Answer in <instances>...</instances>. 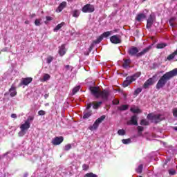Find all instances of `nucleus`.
Masks as SVG:
<instances>
[{
	"mask_svg": "<svg viewBox=\"0 0 177 177\" xmlns=\"http://www.w3.org/2000/svg\"><path fill=\"white\" fill-rule=\"evenodd\" d=\"M177 75V68H174L172 71L167 72L165 73L158 81L156 88L158 91L164 88L167 84V82L169 81V80L174 78V77H176Z\"/></svg>",
	"mask_w": 177,
	"mask_h": 177,
	"instance_id": "1",
	"label": "nucleus"
},
{
	"mask_svg": "<svg viewBox=\"0 0 177 177\" xmlns=\"http://www.w3.org/2000/svg\"><path fill=\"white\" fill-rule=\"evenodd\" d=\"M91 93L95 99L101 97L102 100H109V96H110V91L109 90H100L97 86H90L89 88Z\"/></svg>",
	"mask_w": 177,
	"mask_h": 177,
	"instance_id": "2",
	"label": "nucleus"
},
{
	"mask_svg": "<svg viewBox=\"0 0 177 177\" xmlns=\"http://www.w3.org/2000/svg\"><path fill=\"white\" fill-rule=\"evenodd\" d=\"M147 118L155 124H158V122H161V121H164V120H165V118L162 115L153 113H149Z\"/></svg>",
	"mask_w": 177,
	"mask_h": 177,
	"instance_id": "3",
	"label": "nucleus"
},
{
	"mask_svg": "<svg viewBox=\"0 0 177 177\" xmlns=\"http://www.w3.org/2000/svg\"><path fill=\"white\" fill-rule=\"evenodd\" d=\"M105 119L106 115H102L95 121L93 125L88 127V129H90V131H95V129H97V128H99V124H102V122H103Z\"/></svg>",
	"mask_w": 177,
	"mask_h": 177,
	"instance_id": "4",
	"label": "nucleus"
},
{
	"mask_svg": "<svg viewBox=\"0 0 177 177\" xmlns=\"http://www.w3.org/2000/svg\"><path fill=\"white\" fill-rule=\"evenodd\" d=\"M156 79H157V75H153L152 77L148 79L145 82V84H143V88H145V89H147V88H149L151 85H154V84H156V82L157 81Z\"/></svg>",
	"mask_w": 177,
	"mask_h": 177,
	"instance_id": "5",
	"label": "nucleus"
},
{
	"mask_svg": "<svg viewBox=\"0 0 177 177\" xmlns=\"http://www.w3.org/2000/svg\"><path fill=\"white\" fill-rule=\"evenodd\" d=\"M82 12H83V13H92L95 12V6L89 3L86 4L82 8Z\"/></svg>",
	"mask_w": 177,
	"mask_h": 177,
	"instance_id": "6",
	"label": "nucleus"
},
{
	"mask_svg": "<svg viewBox=\"0 0 177 177\" xmlns=\"http://www.w3.org/2000/svg\"><path fill=\"white\" fill-rule=\"evenodd\" d=\"M64 140V136L55 137L52 140L51 143L53 145V146H59V145H62V143H63Z\"/></svg>",
	"mask_w": 177,
	"mask_h": 177,
	"instance_id": "7",
	"label": "nucleus"
},
{
	"mask_svg": "<svg viewBox=\"0 0 177 177\" xmlns=\"http://www.w3.org/2000/svg\"><path fill=\"white\" fill-rule=\"evenodd\" d=\"M31 82H32V77H24L21 79V81L19 83V86H23V85L27 86V85H29V84H31Z\"/></svg>",
	"mask_w": 177,
	"mask_h": 177,
	"instance_id": "8",
	"label": "nucleus"
},
{
	"mask_svg": "<svg viewBox=\"0 0 177 177\" xmlns=\"http://www.w3.org/2000/svg\"><path fill=\"white\" fill-rule=\"evenodd\" d=\"M110 41L112 44H114L115 45L121 44V42H122V41L120 39V38L117 35L111 36L110 37Z\"/></svg>",
	"mask_w": 177,
	"mask_h": 177,
	"instance_id": "9",
	"label": "nucleus"
},
{
	"mask_svg": "<svg viewBox=\"0 0 177 177\" xmlns=\"http://www.w3.org/2000/svg\"><path fill=\"white\" fill-rule=\"evenodd\" d=\"M139 53V49H138V47L131 46L128 50V53L130 56H136L138 53Z\"/></svg>",
	"mask_w": 177,
	"mask_h": 177,
	"instance_id": "10",
	"label": "nucleus"
},
{
	"mask_svg": "<svg viewBox=\"0 0 177 177\" xmlns=\"http://www.w3.org/2000/svg\"><path fill=\"white\" fill-rule=\"evenodd\" d=\"M133 81H135V79L133 77H131V76H128L126 78V80L123 82V84H122L123 87L127 88V86H128L129 85H131V84H132Z\"/></svg>",
	"mask_w": 177,
	"mask_h": 177,
	"instance_id": "11",
	"label": "nucleus"
},
{
	"mask_svg": "<svg viewBox=\"0 0 177 177\" xmlns=\"http://www.w3.org/2000/svg\"><path fill=\"white\" fill-rule=\"evenodd\" d=\"M151 49V46H149L148 47H146L141 52L138 53L136 55V57H142V56H144V55H146V53H147L148 52H150Z\"/></svg>",
	"mask_w": 177,
	"mask_h": 177,
	"instance_id": "12",
	"label": "nucleus"
},
{
	"mask_svg": "<svg viewBox=\"0 0 177 177\" xmlns=\"http://www.w3.org/2000/svg\"><path fill=\"white\" fill-rule=\"evenodd\" d=\"M127 125L138 126V115H134L131 118V120L127 122Z\"/></svg>",
	"mask_w": 177,
	"mask_h": 177,
	"instance_id": "13",
	"label": "nucleus"
},
{
	"mask_svg": "<svg viewBox=\"0 0 177 177\" xmlns=\"http://www.w3.org/2000/svg\"><path fill=\"white\" fill-rule=\"evenodd\" d=\"M30 127H31V124L28 123V122H25L20 126L21 132H19V133L20 134L21 133L25 132V131L29 129Z\"/></svg>",
	"mask_w": 177,
	"mask_h": 177,
	"instance_id": "14",
	"label": "nucleus"
},
{
	"mask_svg": "<svg viewBox=\"0 0 177 177\" xmlns=\"http://www.w3.org/2000/svg\"><path fill=\"white\" fill-rule=\"evenodd\" d=\"M154 23V18H153V15H149L147 21V25H146V28L149 30L150 28H151V26H153Z\"/></svg>",
	"mask_w": 177,
	"mask_h": 177,
	"instance_id": "15",
	"label": "nucleus"
},
{
	"mask_svg": "<svg viewBox=\"0 0 177 177\" xmlns=\"http://www.w3.org/2000/svg\"><path fill=\"white\" fill-rule=\"evenodd\" d=\"M66 45L62 44L60 47H59L58 53L59 54V56H64L66 55Z\"/></svg>",
	"mask_w": 177,
	"mask_h": 177,
	"instance_id": "16",
	"label": "nucleus"
},
{
	"mask_svg": "<svg viewBox=\"0 0 177 177\" xmlns=\"http://www.w3.org/2000/svg\"><path fill=\"white\" fill-rule=\"evenodd\" d=\"M66 6H67V3L66 1H63L59 5L57 9V12H62L64 9V8H66Z\"/></svg>",
	"mask_w": 177,
	"mask_h": 177,
	"instance_id": "17",
	"label": "nucleus"
},
{
	"mask_svg": "<svg viewBox=\"0 0 177 177\" xmlns=\"http://www.w3.org/2000/svg\"><path fill=\"white\" fill-rule=\"evenodd\" d=\"M10 96L11 97H14V96H16L17 95V91H16V87L12 86L11 88L9 89Z\"/></svg>",
	"mask_w": 177,
	"mask_h": 177,
	"instance_id": "18",
	"label": "nucleus"
},
{
	"mask_svg": "<svg viewBox=\"0 0 177 177\" xmlns=\"http://www.w3.org/2000/svg\"><path fill=\"white\" fill-rule=\"evenodd\" d=\"M142 19H146V15H145L143 13L138 14L136 17V20L137 21H142Z\"/></svg>",
	"mask_w": 177,
	"mask_h": 177,
	"instance_id": "19",
	"label": "nucleus"
},
{
	"mask_svg": "<svg viewBox=\"0 0 177 177\" xmlns=\"http://www.w3.org/2000/svg\"><path fill=\"white\" fill-rule=\"evenodd\" d=\"M91 115H92V111H85L84 112L83 118L84 120H86V119L89 118V117H91Z\"/></svg>",
	"mask_w": 177,
	"mask_h": 177,
	"instance_id": "20",
	"label": "nucleus"
},
{
	"mask_svg": "<svg viewBox=\"0 0 177 177\" xmlns=\"http://www.w3.org/2000/svg\"><path fill=\"white\" fill-rule=\"evenodd\" d=\"M93 109H94V110H97V109H99V107H100L101 104H103V102L100 101V102H97L96 103L93 102Z\"/></svg>",
	"mask_w": 177,
	"mask_h": 177,
	"instance_id": "21",
	"label": "nucleus"
},
{
	"mask_svg": "<svg viewBox=\"0 0 177 177\" xmlns=\"http://www.w3.org/2000/svg\"><path fill=\"white\" fill-rule=\"evenodd\" d=\"M130 64H131V59H124V62L122 64V67L124 68H127L129 67Z\"/></svg>",
	"mask_w": 177,
	"mask_h": 177,
	"instance_id": "22",
	"label": "nucleus"
},
{
	"mask_svg": "<svg viewBox=\"0 0 177 177\" xmlns=\"http://www.w3.org/2000/svg\"><path fill=\"white\" fill-rule=\"evenodd\" d=\"M128 109H129V106L125 104H123L118 107V110H120V111H125L126 110H128Z\"/></svg>",
	"mask_w": 177,
	"mask_h": 177,
	"instance_id": "23",
	"label": "nucleus"
},
{
	"mask_svg": "<svg viewBox=\"0 0 177 177\" xmlns=\"http://www.w3.org/2000/svg\"><path fill=\"white\" fill-rule=\"evenodd\" d=\"M140 125H144L145 127L150 125V122L147 121L146 119H142L140 120Z\"/></svg>",
	"mask_w": 177,
	"mask_h": 177,
	"instance_id": "24",
	"label": "nucleus"
},
{
	"mask_svg": "<svg viewBox=\"0 0 177 177\" xmlns=\"http://www.w3.org/2000/svg\"><path fill=\"white\" fill-rule=\"evenodd\" d=\"M137 129H138V135L140 136H142V135H143L142 132H143V130L145 129V128L142 126H138Z\"/></svg>",
	"mask_w": 177,
	"mask_h": 177,
	"instance_id": "25",
	"label": "nucleus"
},
{
	"mask_svg": "<svg viewBox=\"0 0 177 177\" xmlns=\"http://www.w3.org/2000/svg\"><path fill=\"white\" fill-rule=\"evenodd\" d=\"M167 43H160V44H158L156 46L157 49H164V48H165V46H167Z\"/></svg>",
	"mask_w": 177,
	"mask_h": 177,
	"instance_id": "26",
	"label": "nucleus"
},
{
	"mask_svg": "<svg viewBox=\"0 0 177 177\" xmlns=\"http://www.w3.org/2000/svg\"><path fill=\"white\" fill-rule=\"evenodd\" d=\"M176 55H177L175 53V52H174L167 56V59L169 60V62H171V60L174 59Z\"/></svg>",
	"mask_w": 177,
	"mask_h": 177,
	"instance_id": "27",
	"label": "nucleus"
},
{
	"mask_svg": "<svg viewBox=\"0 0 177 177\" xmlns=\"http://www.w3.org/2000/svg\"><path fill=\"white\" fill-rule=\"evenodd\" d=\"M80 89H81V86H77L74 87L73 89L72 90V94L75 95V93H77V92H78Z\"/></svg>",
	"mask_w": 177,
	"mask_h": 177,
	"instance_id": "28",
	"label": "nucleus"
},
{
	"mask_svg": "<svg viewBox=\"0 0 177 177\" xmlns=\"http://www.w3.org/2000/svg\"><path fill=\"white\" fill-rule=\"evenodd\" d=\"M102 41H103V36H102V35L97 37V39L95 41H93V43L94 44H100V42H102Z\"/></svg>",
	"mask_w": 177,
	"mask_h": 177,
	"instance_id": "29",
	"label": "nucleus"
},
{
	"mask_svg": "<svg viewBox=\"0 0 177 177\" xmlns=\"http://www.w3.org/2000/svg\"><path fill=\"white\" fill-rule=\"evenodd\" d=\"M63 26H64V22H62L61 24L57 25L54 28V31H58V30H60Z\"/></svg>",
	"mask_w": 177,
	"mask_h": 177,
	"instance_id": "30",
	"label": "nucleus"
},
{
	"mask_svg": "<svg viewBox=\"0 0 177 177\" xmlns=\"http://www.w3.org/2000/svg\"><path fill=\"white\" fill-rule=\"evenodd\" d=\"M50 75L48 73H46L43 76L42 81H43V82H45V81H48V80H50Z\"/></svg>",
	"mask_w": 177,
	"mask_h": 177,
	"instance_id": "31",
	"label": "nucleus"
},
{
	"mask_svg": "<svg viewBox=\"0 0 177 177\" xmlns=\"http://www.w3.org/2000/svg\"><path fill=\"white\" fill-rule=\"evenodd\" d=\"M72 147L71 144H67L64 146V151H68V150H71Z\"/></svg>",
	"mask_w": 177,
	"mask_h": 177,
	"instance_id": "32",
	"label": "nucleus"
},
{
	"mask_svg": "<svg viewBox=\"0 0 177 177\" xmlns=\"http://www.w3.org/2000/svg\"><path fill=\"white\" fill-rule=\"evenodd\" d=\"M142 171H143V165H140L136 169L137 174H142Z\"/></svg>",
	"mask_w": 177,
	"mask_h": 177,
	"instance_id": "33",
	"label": "nucleus"
},
{
	"mask_svg": "<svg viewBox=\"0 0 177 177\" xmlns=\"http://www.w3.org/2000/svg\"><path fill=\"white\" fill-rule=\"evenodd\" d=\"M111 35V32L110 31H107L102 33L101 35L102 38H107V37H110Z\"/></svg>",
	"mask_w": 177,
	"mask_h": 177,
	"instance_id": "34",
	"label": "nucleus"
},
{
	"mask_svg": "<svg viewBox=\"0 0 177 177\" xmlns=\"http://www.w3.org/2000/svg\"><path fill=\"white\" fill-rule=\"evenodd\" d=\"M80 16V10H75L73 11V17H78Z\"/></svg>",
	"mask_w": 177,
	"mask_h": 177,
	"instance_id": "35",
	"label": "nucleus"
},
{
	"mask_svg": "<svg viewBox=\"0 0 177 177\" xmlns=\"http://www.w3.org/2000/svg\"><path fill=\"white\" fill-rule=\"evenodd\" d=\"M130 111L131 113H142V111L139 109H135V108H131Z\"/></svg>",
	"mask_w": 177,
	"mask_h": 177,
	"instance_id": "36",
	"label": "nucleus"
},
{
	"mask_svg": "<svg viewBox=\"0 0 177 177\" xmlns=\"http://www.w3.org/2000/svg\"><path fill=\"white\" fill-rule=\"evenodd\" d=\"M34 116H28L25 122H28V124H31V122L34 121Z\"/></svg>",
	"mask_w": 177,
	"mask_h": 177,
	"instance_id": "37",
	"label": "nucleus"
},
{
	"mask_svg": "<svg viewBox=\"0 0 177 177\" xmlns=\"http://www.w3.org/2000/svg\"><path fill=\"white\" fill-rule=\"evenodd\" d=\"M84 177H97V175L90 172V173H87L84 175Z\"/></svg>",
	"mask_w": 177,
	"mask_h": 177,
	"instance_id": "38",
	"label": "nucleus"
},
{
	"mask_svg": "<svg viewBox=\"0 0 177 177\" xmlns=\"http://www.w3.org/2000/svg\"><path fill=\"white\" fill-rule=\"evenodd\" d=\"M118 134L120 136H124V135H125V130H124V129H119L118 131Z\"/></svg>",
	"mask_w": 177,
	"mask_h": 177,
	"instance_id": "39",
	"label": "nucleus"
},
{
	"mask_svg": "<svg viewBox=\"0 0 177 177\" xmlns=\"http://www.w3.org/2000/svg\"><path fill=\"white\" fill-rule=\"evenodd\" d=\"M122 142L123 143V145H129V143H131V139H123L122 140Z\"/></svg>",
	"mask_w": 177,
	"mask_h": 177,
	"instance_id": "40",
	"label": "nucleus"
},
{
	"mask_svg": "<svg viewBox=\"0 0 177 177\" xmlns=\"http://www.w3.org/2000/svg\"><path fill=\"white\" fill-rule=\"evenodd\" d=\"M140 77V73H136L132 76H130L131 78H133L134 81H136V78H139Z\"/></svg>",
	"mask_w": 177,
	"mask_h": 177,
	"instance_id": "41",
	"label": "nucleus"
},
{
	"mask_svg": "<svg viewBox=\"0 0 177 177\" xmlns=\"http://www.w3.org/2000/svg\"><path fill=\"white\" fill-rule=\"evenodd\" d=\"M46 21H44L45 24H48V21H52L53 20V18L52 17L47 16L46 17Z\"/></svg>",
	"mask_w": 177,
	"mask_h": 177,
	"instance_id": "42",
	"label": "nucleus"
},
{
	"mask_svg": "<svg viewBox=\"0 0 177 177\" xmlns=\"http://www.w3.org/2000/svg\"><path fill=\"white\" fill-rule=\"evenodd\" d=\"M52 62H53V57L48 56L47 57V63H48V64H50V63H52Z\"/></svg>",
	"mask_w": 177,
	"mask_h": 177,
	"instance_id": "43",
	"label": "nucleus"
},
{
	"mask_svg": "<svg viewBox=\"0 0 177 177\" xmlns=\"http://www.w3.org/2000/svg\"><path fill=\"white\" fill-rule=\"evenodd\" d=\"M82 169H83V171H88V169H89V165H88L86 164H83Z\"/></svg>",
	"mask_w": 177,
	"mask_h": 177,
	"instance_id": "44",
	"label": "nucleus"
},
{
	"mask_svg": "<svg viewBox=\"0 0 177 177\" xmlns=\"http://www.w3.org/2000/svg\"><path fill=\"white\" fill-rule=\"evenodd\" d=\"M142 92V88H138L135 91H134V95H139Z\"/></svg>",
	"mask_w": 177,
	"mask_h": 177,
	"instance_id": "45",
	"label": "nucleus"
},
{
	"mask_svg": "<svg viewBox=\"0 0 177 177\" xmlns=\"http://www.w3.org/2000/svg\"><path fill=\"white\" fill-rule=\"evenodd\" d=\"M169 175H176V171L175 169H169Z\"/></svg>",
	"mask_w": 177,
	"mask_h": 177,
	"instance_id": "46",
	"label": "nucleus"
},
{
	"mask_svg": "<svg viewBox=\"0 0 177 177\" xmlns=\"http://www.w3.org/2000/svg\"><path fill=\"white\" fill-rule=\"evenodd\" d=\"M46 114V112L44 110H40L38 111V115H45Z\"/></svg>",
	"mask_w": 177,
	"mask_h": 177,
	"instance_id": "47",
	"label": "nucleus"
},
{
	"mask_svg": "<svg viewBox=\"0 0 177 177\" xmlns=\"http://www.w3.org/2000/svg\"><path fill=\"white\" fill-rule=\"evenodd\" d=\"M35 26H41V20L35 19Z\"/></svg>",
	"mask_w": 177,
	"mask_h": 177,
	"instance_id": "48",
	"label": "nucleus"
},
{
	"mask_svg": "<svg viewBox=\"0 0 177 177\" xmlns=\"http://www.w3.org/2000/svg\"><path fill=\"white\" fill-rule=\"evenodd\" d=\"M95 46V43L93 42V44H91L89 48H88V52H92V50L93 49V47Z\"/></svg>",
	"mask_w": 177,
	"mask_h": 177,
	"instance_id": "49",
	"label": "nucleus"
},
{
	"mask_svg": "<svg viewBox=\"0 0 177 177\" xmlns=\"http://www.w3.org/2000/svg\"><path fill=\"white\" fill-rule=\"evenodd\" d=\"M65 68L66 69V71L70 70L71 68V71H73V66H70V65H66L65 66Z\"/></svg>",
	"mask_w": 177,
	"mask_h": 177,
	"instance_id": "50",
	"label": "nucleus"
},
{
	"mask_svg": "<svg viewBox=\"0 0 177 177\" xmlns=\"http://www.w3.org/2000/svg\"><path fill=\"white\" fill-rule=\"evenodd\" d=\"M173 115L177 118V108L173 109Z\"/></svg>",
	"mask_w": 177,
	"mask_h": 177,
	"instance_id": "51",
	"label": "nucleus"
},
{
	"mask_svg": "<svg viewBox=\"0 0 177 177\" xmlns=\"http://www.w3.org/2000/svg\"><path fill=\"white\" fill-rule=\"evenodd\" d=\"M112 103L113 104H115V105L120 104V101L118 100H113Z\"/></svg>",
	"mask_w": 177,
	"mask_h": 177,
	"instance_id": "52",
	"label": "nucleus"
},
{
	"mask_svg": "<svg viewBox=\"0 0 177 177\" xmlns=\"http://www.w3.org/2000/svg\"><path fill=\"white\" fill-rule=\"evenodd\" d=\"M91 107H92V103L87 104V106L86 107V111L89 110V109H91Z\"/></svg>",
	"mask_w": 177,
	"mask_h": 177,
	"instance_id": "53",
	"label": "nucleus"
},
{
	"mask_svg": "<svg viewBox=\"0 0 177 177\" xmlns=\"http://www.w3.org/2000/svg\"><path fill=\"white\" fill-rule=\"evenodd\" d=\"M175 20H176V17H171L169 21V23H174V21H175Z\"/></svg>",
	"mask_w": 177,
	"mask_h": 177,
	"instance_id": "54",
	"label": "nucleus"
},
{
	"mask_svg": "<svg viewBox=\"0 0 177 177\" xmlns=\"http://www.w3.org/2000/svg\"><path fill=\"white\" fill-rule=\"evenodd\" d=\"M11 118H17V115L16 113H12L11 114Z\"/></svg>",
	"mask_w": 177,
	"mask_h": 177,
	"instance_id": "55",
	"label": "nucleus"
},
{
	"mask_svg": "<svg viewBox=\"0 0 177 177\" xmlns=\"http://www.w3.org/2000/svg\"><path fill=\"white\" fill-rule=\"evenodd\" d=\"M169 24H170L171 27H173V28L176 27V24H174V22H171V23H169Z\"/></svg>",
	"mask_w": 177,
	"mask_h": 177,
	"instance_id": "56",
	"label": "nucleus"
},
{
	"mask_svg": "<svg viewBox=\"0 0 177 177\" xmlns=\"http://www.w3.org/2000/svg\"><path fill=\"white\" fill-rule=\"evenodd\" d=\"M91 53V52H87V53H84V55H86V56H89V54Z\"/></svg>",
	"mask_w": 177,
	"mask_h": 177,
	"instance_id": "57",
	"label": "nucleus"
},
{
	"mask_svg": "<svg viewBox=\"0 0 177 177\" xmlns=\"http://www.w3.org/2000/svg\"><path fill=\"white\" fill-rule=\"evenodd\" d=\"M27 176H28V174L27 173L24 175V177H27Z\"/></svg>",
	"mask_w": 177,
	"mask_h": 177,
	"instance_id": "58",
	"label": "nucleus"
},
{
	"mask_svg": "<svg viewBox=\"0 0 177 177\" xmlns=\"http://www.w3.org/2000/svg\"><path fill=\"white\" fill-rule=\"evenodd\" d=\"M68 2H73V0H67Z\"/></svg>",
	"mask_w": 177,
	"mask_h": 177,
	"instance_id": "59",
	"label": "nucleus"
},
{
	"mask_svg": "<svg viewBox=\"0 0 177 177\" xmlns=\"http://www.w3.org/2000/svg\"><path fill=\"white\" fill-rule=\"evenodd\" d=\"M0 160H2V156L0 155Z\"/></svg>",
	"mask_w": 177,
	"mask_h": 177,
	"instance_id": "60",
	"label": "nucleus"
},
{
	"mask_svg": "<svg viewBox=\"0 0 177 177\" xmlns=\"http://www.w3.org/2000/svg\"><path fill=\"white\" fill-rule=\"evenodd\" d=\"M142 2H146V1H147V0H142Z\"/></svg>",
	"mask_w": 177,
	"mask_h": 177,
	"instance_id": "61",
	"label": "nucleus"
},
{
	"mask_svg": "<svg viewBox=\"0 0 177 177\" xmlns=\"http://www.w3.org/2000/svg\"><path fill=\"white\" fill-rule=\"evenodd\" d=\"M175 130L177 131V127H174Z\"/></svg>",
	"mask_w": 177,
	"mask_h": 177,
	"instance_id": "62",
	"label": "nucleus"
},
{
	"mask_svg": "<svg viewBox=\"0 0 177 177\" xmlns=\"http://www.w3.org/2000/svg\"><path fill=\"white\" fill-rule=\"evenodd\" d=\"M44 96H45V97H48V95H45Z\"/></svg>",
	"mask_w": 177,
	"mask_h": 177,
	"instance_id": "63",
	"label": "nucleus"
},
{
	"mask_svg": "<svg viewBox=\"0 0 177 177\" xmlns=\"http://www.w3.org/2000/svg\"><path fill=\"white\" fill-rule=\"evenodd\" d=\"M139 177H142V176H140Z\"/></svg>",
	"mask_w": 177,
	"mask_h": 177,
	"instance_id": "64",
	"label": "nucleus"
}]
</instances>
